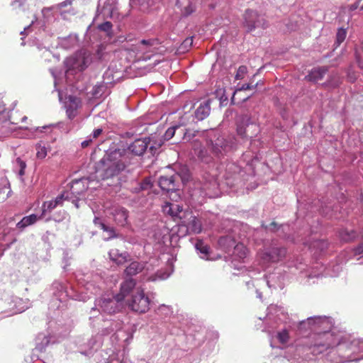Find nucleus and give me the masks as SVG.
Listing matches in <instances>:
<instances>
[{"mask_svg": "<svg viewBox=\"0 0 363 363\" xmlns=\"http://www.w3.org/2000/svg\"><path fill=\"white\" fill-rule=\"evenodd\" d=\"M91 136H88L87 138L82 142L81 145L82 147H86L89 145V144L92 142Z\"/></svg>", "mask_w": 363, "mask_h": 363, "instance_id": "61", "label": "nucleus"}, {"mask_svg": "<svg viewBox=\"0 0 363 363\" xmlns=\"http://www.w3.org/2000/svg\"><path fill=\"white\" fill-rule=\"evenodd\" d=\"M256 87H257V84L253 86L250 84H242L240 87L236 89V91L250 90V89H255Z\"/></svg>", "mask_w": 363, "mask_h": 363, "instance_id": "57", "label": "nucleus"}, {"mask_svg": "<svg viewBox=\"0 0 363 363\" xmlns=\"http://www.w3.org/2000/svg\"><path fill=\"white\" fill-rule=\"evenodd\" d=\"M30 306V301L27 298L23 299L10 294H5L0 298V315H2L0 318L22 313Z\"/></svg>", "mask_w": 363, "mask_h": 363, "instance_id": "7", "label": "nucleus"}, {"mask_svg": "<svg viewBox=\"0 0 363 363\" xmlns=\"http://www.w3.org/2000/svg\"><path fill=\"white\" fill-rule=\"evenodd\" d=\"M81 106V100L79 98L69 95L66 98L65 108L67 118L72 120L77 115V110Z\"/></svg>", "mask_w": 363, "mask_h": 363, "instance_id": "20", "label": "nucleus"}, {"mask_svg": "<svg viewBox=\"0 0 363 363\" xmlns=\"http://www.w3.org/2000/svg\"><path fill=\"white\" fill-rule=\"evenodd\" d=\"M176 6L180 10L181 15L184 17L191 15L196 9L194 0H176Z\"/></svg>", "mask_w": 363, "mask_h": 363, "instance_id": "23", "label": "nucleus"}, {"mask_svg": "<svg viewBox=\"0 0 363 363\" xmlns=\"http://www.w3.org/2000/svg\"><path fill=\"white\" fill-rule=\"evenodd\" d=\"M72 199L70 194L68 191H65L60 195L57 196L54 200H52L57 206L61 205L63 200Z\"/></svg>", "mask_w": 363, "mask_h": 363, "instance_id": "49", "label": "nucleus"}, {"mask_svg": "<svg viewBox=\"0 0 363 363\" xmlns=\"http://www.w3.org/2000/svg\"><path fill=\"white\" fill-rule=\"evenodd\" d=\"M286 249L277 244H272L269 247H265L262 251L259 252V263L262 268L267 267L272 263H276L285 257Z\"/></svg>", "mask_w": 363, "mask_h": 363, "instance_id": "9", "label": "nucleus"}, {"mask_svg": "<svg viewBox=\"0 0 363 363\" xmlns=\"http://www.w3.org/2000/svg\"><path fill=\"white\" fill-rule=\"evenodd\" d=\"M145 269V263L143 262H132L125 269V274L127 277H131L143 272Z\"/></svg>", "mask_w": 363, "mask_h": 363, "instance_id": "31", "label": "nucleus"}, {"mask_svg": "<svg viewBox=\"0 0 363 363\" xmlns=\"http://www.w3.org/2000/svg\"><path fill=\"white\" fill-rule=\"evenodd\" d=\"M183 208L177 203H167L164 206V211L172 217H181L180 213L182 212Z\"/></svg>", "mask_w": 363, "mask_h": 363, "instance_id": "38", "label": "nucleus"}, {"mask_svg": "<svg viewBox=\"0 0 363 363\" xmlns=\"http://www.w3.org/2000/svg\"><path fill=\"white\" fill-rule=\"evenodd\" d=\"M26 167V164L24 161H23L21 158L18 157L16 160V163H15V168L16 169H18V175L21 177L24 175L25 174V169Z\"/></svg>", "mask_w": 363, "mask_h": 363, "instance_id": "48", "label": "nucleus"}, {"mask_svg": "<svg viewBox=\"0 0 363 363\" xmlns=\"http://www.w3.org/2000/svg\"><path fill=\"white\" fill-rule=\"evenodd\" d=\"M76 277L79 284L84 287L87 292H77L73 289L68 290L66 283L55 281L52 284L53 297L50 303L49 308L50 310H63L64 308L67 307V301L69 298L85 302L89 298L88 293L94 294L98 292L94 283L96 279H99L97 275L93 277L89 273L86 274H78L76 275Z\"/></svg>", "mask_w": 363, "mask_h": 363, "instance_id": "3", "label": "nucleus"}, {"mask_svg": "<svg viewBox=\"0 0 363 363\" xmlns=\"http://www.w3.org/2000/svg\"><path fill=\"white\" fill-rule=\"evenodd\" d=\"M128 151L123 147H111L96 163L94 173L72 182L70 195L77 197L88 189H96L100 180L117 177L128 164Z\"/></svg>", "mask_w": 363, "mask_h": 363, "instance_id": "2", "label": "nucleus"}, {"mask_svg": "<svg viewBox=\"0 0 363 363\" xmlns=\"http://www.w3.org/2000/svg\"><path fill=\"white\" fill-rule=\"evenodd\" d=\"M39 218L36 214H30L27 216H24L17 224V228L21 230H24L26 227L34 224Z\"/></svg>", "mask_w": 363, "mask_h": 363, "instance_id": "33", "label": "nucleus"}, {"mask_svg": "<svg viewBox=\"0 0 363 363\" xmlns=\"http://www.w3.org/2000/svg\"><path fill=\"white\" fill-rule=\"evenodd\" d=\"M94 223L96 226H99L100 228H101V224H104L101 220L98 218V217H95L94 219Z\"/></svg>", "mask_w": 363, "mask_h": 363, "instance_id": "63", "label": "nucleus"}, {"mask_svg": "<svg viewBox=\"0 0 363 363\" xmlns=\"http://www.w3.org/2000/svg\"><path fill=\"white\" fill-rule=\"evenodd\" d=\"M259 131L257 125L251 122L248 115H243L238 122L237 133L241 139L252 138Z\"/></svg>", "mask_w": 363, "mask_h": 363, "instance_id": "14", "label": "nucleus"}, {"mask_svg": "<svg viewBox=\"0 0 363 363\" xmlns=\"http://www.w3.org/2000/svg\"><path fill=\"white\" fill-rule=\"evenodd\" d=\"M328 246V242L324 240H316L313 241L309 245V248L314 251V253H319L324 252Z\"/></svg>", "mask_w": 363, "mask_h": 363, "instance_id": "34", "label": "nucleus"}, {"mask_svg": "<svg viewBox=\"0 0 363 363\" xmlns=\"http://www.w3.org/2000/svg\"><path fill=\"white\" fill-rule=\"evenodd\" d=\"M211 112V100L201 102L195 111V117L199 121H203L207 118Z\"/></svg>", "mask_w": 363, "mask_h": 363, "instance_id": "25", "label": "nucleus"}, {"mask_svg": "<svg viewBox=\"0 0 363 363\" xmlns=\"http://www.w3.org/2000/svg\"><path fill=\"white\" fill-rule=\"evenodd\" d=\"M139 9L143 12H148L155 4V0H138Z\"/></svg>", "mask_w": 363, "mask_h": 363, "instance_id": "42", "label": "nucleus"}, {"mask_svg": "<svg viewBox=\"0 0 363 363\" xmlns=\"http://www.w3.org/2000/svg\"><path fill=\"white\" fill-rule=\"evenodd\" d=\"M139 189L138 191H143V190H147L151 189L152 187V183L150 178H145L143 180L141 183L139 184Z\"/></svg>", "mask_w": 363, "mask_h": 363, "instance_id": "53", "label": "nucleus"}, {"mask_svg": "<svg viewBox=\"0 0 363 363\" xmlns=\"http://www.w3.org/2000/svg\"><path fill=\"white\" fill-rule=\"evenodd\" d=\"M312 321V318L309 317L306 320L300 321L296 325L294 324V327L297 328L300 335H304L307 332H311Z\"/></svg>", "mask_w": 363, "mask_h": 363, "instance_id": "36", "label": "nucleus"}, {"mask_svg": "<svg viewBox=\"0 0 363 363\" xmlns=\"http://www.w3.org/2000/svg\"><path fill=\"white\" fill-rule=\"evenodd\" d=\"M180 176L177 174L171 176H161L159 179V186L163 191H173L177 189L176 183Z\"/></svg>", "mask_w": 363, "mask_h": 363, "instance_id": "22", "label": "nucleus"}, {"mask_svg": "<svg viewBox=\"0 0 363 363\" xmlns=\"http://www.w3.org/2000/svg\"><path fill=\"white\" fill-rule=\"evenodd\" d=\"M347 31L345 29L340 28L337 30L336 34V43L337 46L340 45L345 39Z\"/></svg>", "mask_w": 363, "mask_h": 363, "instance_id": "50", "label": "nucleus"}, {"mask_svg": "<svg viewBox=\"0 0 363 363\" xmlns=\"http://www.w3.org/2000/svg\"><path fill=\"white\" fill-rule=\"evenodd\" d=\"M102 341L101 337H95L89 340L88 342V350H82L80 352L82 354L86 356L94 355L96 354V356H102L103 359L104 360V363H132L130 362L127 357H125L123 355V358L121 359L118 354H110L108 357L104 356L102 352L104 351L99 352L98 350L101 347ZM97 357H96V359Z\"/></svg>", "mask_w": 363, "mask_h": 363, "instance_id": "11", "label": "nucleus"}, {"mask_svg": "<svg viewBox=\"0 0 363 363\" xmlns=\"http://www.w3.org/2000/svg\"><path fill=\"white\" fill-rule=\"evenodd\" d=\"M267 286L272 289H277L284 288V276L280 272H274L269 275L264 276L263 280Z\"/></svg>", "mask_w": 363, "mask_h": 363, "instance_id": "21", "label": "nucleus"}, {"mask_svg": "<svg viewBox=\"0 0 363 363\" xmlns=\"http://www.w3.org/2000/svg\"><path fill=\"white\" fill-rule=\"evenodd\" d=\"M195 248L201 259H209V247L201 240H197L195 244Z\"/></svg>", "mask_w": 363, "mask_h": 363, "instance_id": "35", "label": "nucleus"}, {"mask_svg": "<svg viewBox=\"0 0 363 363\" xmlns=\"http://www.w3.org/2000/svg\"><path fill=\"white\" fill-rule=\"evenodd\" d=\"M231 256V264L235 269H240L241 266H238L235 262L242 263L245 262L247 258L248 250L246 247L242 243L236 244L229 253Z\"/></svg>", "mask_w": 363, "mask_h": 363, "instance_id": "19", "label": "nucleus"}, {"mask_svg": "<svg viewBox=\"0 0 363 363\" xmlns=\"http://www.w3.org/2000/svg\"><path fill=\"white\" fill-rule=\"evenodd\" d=\"M247 72V68L245 65H241L238 67L236 74L235 79H242Z\"/></svg>", "mask_w": 363, "mask_h": 363, "instance_id": "52", "label": "nucleus"}, {"mask_svg": "<svg viewBox=\"0 0 363 363\" xmlns=\"http://www.w3.org/2000/svg\"><path fill=\"white\" fill-rule=\"evenodd\" d=\"M354 255L363 257V243L354 249Z\"/></svg>", "mask_w": 363, "mask_h": 363, "instance_id": "58", "label": "nucleus"}, {"mask_svg": "<svg viewBox=\"0 0 363 363\" xmlns=\"http://www.w3.org/2000/svg\"><path fill=\"white\" fill-rule=\"evenodd\" d=\"M78 43V37L76 34H71L67 38H64L60 41V45L65 49H70L77 45Z\"/></svg>", "mask_w": 363, "mask_h": 363, "instance_id": "37", "label": "nucleus"}, {"mask_svg": "<svg viewBox=\"0 0 363 363\" xmlns=\"http://www.w3.org/2000/svg\"><path fill=\"white\" fill-rule=\"evenodd\" d=\"M172 308L169 306L162 304L157 308V313L160 315L165 317L170 315L172 313Z\"/></svg>", "mask_w": 363, "mask_h": 363, "instance_id": "46", "label": "nucleus"}, {"mask_svg": "<svg viewBox=\"0 0 363 363\" xmlns=\"http://www.w3.org/2000/svg\"><path fill=\"white\" fill-rule=\"evenodd\" d=\"M311 334L303 340L305 346L296 350L311 353L329 363H359L363 361V338L354 337L333 328L328 316H313Z\"/></svg>", "mask_w": 363, "mask_h": 363, "instance_id": "1", "label": "nucleus"}, {"mask_svg": "<svg viewBox=\"0 0 363 363\" xmlns=\"http://www.w3.org/2000/svg\"><path fill=\"white\" fill-rule=\"evenodd\" d=\"M130 310L138 313H145L150 309V297L141 289H136L126 301Z\"/></svg>", "mask_w": 363, "mask_h": 363, "instance_id": "12", "label": "nucleus"}, {"mask_svg": "<svg viewBox=\"0 0 363 363\" xmlns=\"http://www.w3.org/2000/svg\"><path fill=\"white\" fill-rule=\"evenodd\" d=\"M61 214H62V215H61V216H60V218H57V217L55 216L52 218H51L50 217V218H46V221H48V220H50L51 219H53V220H55V221L60 222V221L62 220L63 219H65V216H66V213H65V211H62V212L61 213Z\"/></svg>", "mask_w": 363, "mask_h": 363, "instance_id": "59", "label": "nucleus"}, {"mask_svg": "<svg viewBox=\"0 0 363 363\" xmlns=\"http://www.w3.org/2000/svg\"><path fill=\"white\" fill-rule=\"evenodd\" d=\"M339 236L341 239V240L344 242H350L353 240L357 235L356 233L353 230H342L340 233Z\"/></svg>", "mask_w": 363, "mask_h": 363, "instance_id": "40", "label": "nucleus"}, {"mask_svg": "<svg viewBox=\"0 0 363 363\" xmlns=\"http://www.w3.org/2000/svg\"><path fill=\"white\" fill-rule=\"evenodd\" d=\"M57 206L52 200L44 202L42 206V213L39 216V218H43L48 213H50Z\"/></svg>", "mask_w": 363, "mask_h": 363, "instance_id": "41", "label": "nucleus"}, {"mask_svg": "<svg viewBox=\"0 0 363 363\" xmlns=\"http://www.w3.org/2000/svg\"><path fill=\"white\" fill-rule=\"evenodd\" d=\"M26 0H12L11 6L13 9H20L25 4Z\"/></svg>", "mask_w": 363, "mask_h": 363, "instance_id": "54", "label": "nucleus"}, {"mask_svg": "<svg viewBox=\"0 0 363 363\" xmlns=\"http://www.w3.org/2000/svg\"><path fill=\"white\" fill-rule=\"evenodd\" d=\"M35 149L37 158L42 160L47 156V148L45 147V145H43L41 143L36 144Z\"/></svg>", "mask_w": 363, "mask_h": 363, "instance_id": "44", "label": "nucleus"}, {"mask_svg": "<svg viewBox=\"0 0 363 363\" xmlns=\"http://www.w3.org/2000/svg\"><path fill=\"white\" fill-rule=\"evenodd\" d=\"M123 296L112 294H103L96 298L94 306L88 313L89 325L92 328L101 329L105 321L113 322L115 320L106 319V315H113L120 311L122 307Z\"/></svg>", "mask_w": 363, "mask_h": 363, "instance_id": "4", "label": "nucleus"}, {"mask_svg": "<svg viewBox=\"0 0 363 363\" xmlns=\"http://www.w3.org/2000/svg\"><path fill=\"white\" fill-rule=\"evenodd\" d=\"M56 335L60 336L62 333L61 331H58L53 335L39 334L35 339V351L43 352L45 351L47 347L57 342L58 340L56 337Z\"/></svg>", "mask_w": 363, "mask_h": 363, "instance_id": "18", "label": "nucleus"}, {"mask_svg": "<svg viewBox=\"0 0 363 363\" xmlns=\"http://www.w3.org/2000/svg\"><path fill=\"white\" fill-rule=\"evenodd\" d=\"M40 352L39 351H35V349H33V352H32V354H31V359L33 361H35V360H37L39 359V356H38V354Z\"/></svg>", "mask_w": 363, "mask_h": 363, "instance_id": "62", "label": "nucleus"}, {"mask_svg": "<svg viewBox=\"0 0 363 363\" xmlns=\"http://www.w3.org/2000/svg\"><path fill=\"white\" fill-rule=\"evenodd\" d=\"M101 133H102V129L96 128V129L94 130L92 134L90 135L89 136H91L92 139H95V138H98L101 135Z\"/></svg>", "mask_w": 363, "mask_h": 363, "instance_id": "60", "label": "nucleus"}, {"mask_svg": "<svg viewBox=\"0 0 363 363\" xmlns=\"http://www.w3.org/2000/svg\"><path fill=\"white\" fill-rule=\"evenodd\" d=\"M244 25L250 32L257 27H265V20L263 16L251 9L246 10L244 14Z\"/></svg>", "mask_w": 363, "mask_h": 363, "instance_id": "17", "label": "nucleus"}, {"mask_svg": "<svg viewBox=\"0 0 363 363\" xmlns=\"http://www.w3.org/2000/svg\"><path fill=\"white\" fill-rule=\"evenodd\" d=\"M195 154L197 155L198 157L206 163H209L211 160V157L207 155L206 150L200 148L199 150H195Z\"/></svg>", "mask_w": 363, "mask_h": 363, "instance_id": "47", "label": "nucleus"}, {"mask_svg": "<svg viewBox=\"0 0 363 363\" xmlns=\"http://www.w3.org/2000/svg\"><path fill=\"white\" fill-rule=\"evenodd\" d=\"M173 271V266L170 264L165 269L160 270L155 274L148 277L147 279L150 281L164 280L169 277Z\"/></svg>", "mask_w": 363, "mask_h": 363, "instance_id": "32", "label": "nucleus"}, {"mask_svg": "<svg viewBox=\"0 0 363 363\" xmlns=\"http://www.w3.org/2000/svg\"><path fill=\"white\" fill-rule=\"evenodd\" d=\"M266 318L277 324L275 337L278 342L282 345L287 344L291 339L290 331L294 328V324L289 320L284 308L277 305H270L267 308Z\"/></svg>", "mask_w": 363, "mask_h": 363, "instance_id": "5", "label": "nucleus"}, {"mask_svg": "<svg viewBox=\"0 0 363 363\" xmlns=\"http://www.w3.org/2000/svg\"><path fill=\"white\" fill-rule=\"evenodd\" d=\"M154 40H142L137 45V50L141 52H153Z\"/></svg>", "mask_w": 363, "mask_h": 363, "instance_id": "39", "label": "nucleus"}, {"mask_svg": "<svg viewBox=\"0 0 363 363\" xmlns=\"http://www.w3.org/2000/svg\"><path fill=\"white\" fill-rule=\"evenodd\" d=\"M101 229L106 232L108 235V237L104 238L105 240H108L111 238L118 237V235L116 233L114 228L112 227L107 226L105 224H101Z\"/></svg>", "mask_w": 363, "mask_h": 363, "instance_id": "43", "label": "nucleus"}, {"mask_svg": "<svg viewBox=\"0 0 363 363\" xmlns=\"http://www.w3.org/2000/svg\"><path fill=\"white\" fill-rule=\"evenodd\" d=\"M100 332L103 335L113 334L111 337V340L114 344L125 347L133 339V333L129 328H123V322L120 320L113 322L105 321L102 325Z\"/></svg>", "mask_w": 363, "mask_h": 363, "instance_id": "6", "label": "nucleus"}, {"mask_svg": "<svg viewBox=\"0 0 363 363\" xmlns=\"http://www.w3.org/2000/svg\"><path fill=\"white\" fill-rule=\"evenodd\" d=\"M156 135H152L149 138L136 139L128 147V150L135 155H142L149 147L150 153L154 155L159 147H160L163 141L160 139L159 141L155 140Z\"/></svg>", "mask_w": 363, "mask_h": 363, "instance_id": "13", "label": "nucleus"}, {"mask_svg": "<svg viewBox=\"0 0 363 363\" xmlns=\"http://www.w3.org/2000/svg\"><path fill=\"white\" fill-rule=\"evenodd\" d=\"M111 214L114 221L120 226H125L128 223V211L122 206H116L112 209Z\"/></svg>", "mask_w": 363, "mask_h": 363, "instance_id": "24", "label": "nucleus"}, {"mask_svg": "<svg viewBox=\"0 0 363 363\" xmlns=\"http://www.w3.org/2000/svg\"><path fill=\"white\" fill-rule=\"evenodd\" d=\"M186 233L199 234L201 232L202 226L199 219L196 216H191L189 220L185 225Z\"/></svg>", "mask_w": 363, "mask_h": 363, "instance_id": "29", "label": "nucleus"}, {"mask_svg": "<svg viewBox=\"0 0 363 363\" xmlns=\"http://www.w3.org/2000/svg\"><path fill=\"white\" fill-rule=\"evenodd\" d=\"M235 242V239L230 235L220 237L218 242L220 247L227 253L231 252Z\"/></svg>", "mask_w": 363, "mask_h": 363, "instance_id": "28", "label": "nucleus"}, {"mask_svg": "<svg viewBox=\"0 0 363 363\" xmlns=\"http://www.w3.org/2000/svg\"><path fill=\"white\" fill-rule=\"evenodd\" d=\"M52 125H44V126H42V127H36V128H25L26 130H28L29 133H30V134L28 135V138H33L35 137V133L36 132L40 131V132L42 133L44 129H46L47 128L50 127Z\"/></svg>", "mask_w": 363, "mask_h": 363, "instance_id": "51", "label": "nucleus"}, {"mask_svg": "<svg viewBox=\"0 0 363 363\" xmlns=\"http://www.w3.org/2000/svg\"><path fill=\"white\" fill-rule=\"evenodd\" d=\"M174 133H175V128L172 127V128H168L166 130L164 135V140H168L171 139L174 136Z\"/></svg>", "mask_w": 363, "mask_h": 363, "instance_id": "56", "label": "nucleus"}, {"mask_svg": "<svg viewBox=\"0 0 363 363\" xmlns=\"http://www.w3.org/2000/svg\"><path fill=\"white\" fill-rule=\"evenodd\" d=\"M124 240H125V242H128L131 243V244H135V243H136V242H137V240H136V239H135V238H125L124 239Z\"/></svg>", "mask_w": 363, "mask_h": 363, "instance_id": "64", "label": "nucleus"}, {"mask_svg": "<svg viewBox=\"0 0 363 363\" xmlns=\"http://www.w3.org/2000/svg\"><path fill=\"white\" fill-rule=\"evenodd\" d=\"M112 27H113L112 23L110 21H106L101 23H99L97 26L98 30L106 33L108 35H109L111 33Z\"/></svg>", "mask_w": 363, "mask_h": 363, "instance_id": "45", "label": "nucleus"}, {"mask_svg": "<svg viewBox=\"0 0 363 363\" xmlns=\"http://www.w3.org/2000/svg\"><path fill=\"white\" fill-rule=\"evenodd\" d=\"M118 15V7L116 0H106L103 7L101 9L99 4L96 10V15L94 21L101 18L106 20L107 18H113Z\"/></svg>", "mask_w": 363, "mask_h": 363, "instance_id": "16", "label": "nucleus"}, {"mask_svg": "<svg viewBox=\"0 0 363 363\" xmlns=\"http://www.w3.org/2000/svg\"><path fill=\"white\" fill-rule=\"evenodd\" d=\"M327 72L328 68L326 67L313 68L306 77V79L308 81L316 82L322 79Z\"/></svg>", "mask_w": 363, "mask_h": 363, "instance_id": "30", "label": "nucleus"}, {"mask_svg": "<svg viewBox=\"0 0 363 363\" xmlns=\"http://www.w3.org/2000/svg\"><path fill=\"white\" fill-rule=\"evenodd\" d=\"M136 282L135 281L131 278H127L125 281H123L121 284V289L120 293L117 294L116 295H122L123 296V301L124 298L128 295L131 294L133 290L135 289Z\"/></svg>", "mask_w": 363, "mask_h": 363, "instance_id": "26", "label": "nucleus"}, {"mask_svg": "<svg viewBox=\"0 0 363 363\" xmlns=\"http://www.w3.org/2000/svg\"><path fill=\"white\" fill-rule=\"evenodd\" d=\"M110 259L120 265L128 261L129 254L127 252H121L118 249H112L108 252Z\"/></svg>", "mask_w": 363, "mask_h": 363, "instance_id": "27", "label": "nucleus"}, {"mask_svg": "<svg viewBox=\"0 0 363 363\" xmlns=\"http://www.w3.org/2000/svg\"><path fill=\"white\" fill-rule=\"evenodd\" d=\"M208 148L216 156L219 157L230 150L236 147V139L229 138L225 139L218 133L211 130L206 133Z\"/></svg>", "mask_w": 363, "mask_h": 363, "instance_id": "8", "label": "nucleus"}, {"mask_svg": "<svg viewBox=\"0 0 363 363\" xmlns=\"http://www.w3.org/2000/svg\"><path fill=\"white\" fill-rule=\"evenodd\" d=\"M193 44V39L192 38H186L181 45V49H188L191 47Z\"/></svg>", "mask_w": 363, "mask_h": 363, "instance_id": "55", "label": "nucleus"}, {"mask_svg": "<svg viewBox=\"0 0 363 363\" xmlns=\"http://www.w3.org/2000/svg\"><path fill=\"white\" fill-rule=\"evenodd\" d=\"M303 266L304 264L300 263L299 265L296 267V269L300 270L301 277L306 279L305 284H307L315 283L313 279L322 276L325 270L324 266L318 262L308 269L303 268Z\"/></svg>", "mask_w": 363, "mask_h": 363, "instance_id": "15", "label": "nucleus"}, {"mask_svg": "<svg viewBox=\"0 0 363 363\" xmlns=\"http://www.w3.org/2000/svg\"><path fill=\"white\" fill-rule=\"evenodd\" d=\"M91 62V57L86 52H79L67 57L65 62V75L84 70Z\"/></svg>", "mask_w": 363, "mask_h": 363, "instance_id": "10", "label": "nucleus"}]
</instances>
